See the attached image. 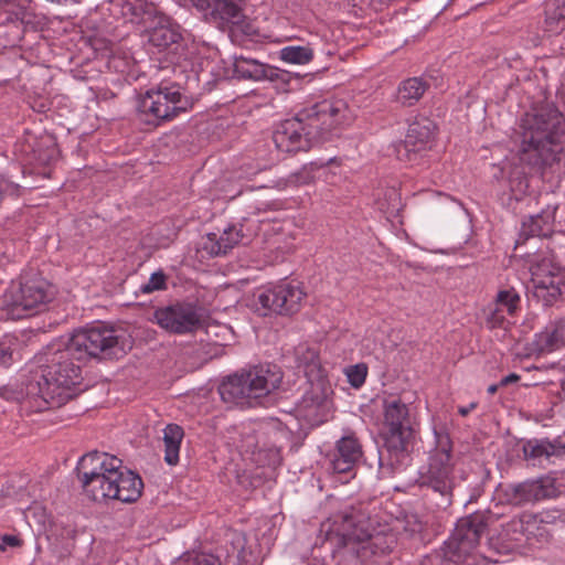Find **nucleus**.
Listing matches in <instances>:
<instances>
[{
	"mask_svg": "<svg viewBox=\"0 0 565 565\" xmlns=\"http://www.w3.org/2000/svg\"><path fill=\"white\" fill-rule=\"evenodd\" d=\"M131 340L114 328L93 327L47 345L45 365L25 385L23 404L32 412L58 408L75 397L82 383V364L90 358L119 359Z\"/></svg>",
	"mask_w": 565,
	"mask_h": 565,
	"instance_id": "f257e3e1",
	"label": "nucleus"
},
{
	"mask_svg": "<svg viewBox=\"0 0 565 565\" xmlns=\"http://www.w3.org/2000/svg\"><path fill=\"white\" fill-rule=\"evenodd\" d=\"M483 558H487V559H489L490 562H493V563H498L499 562L498 559L493 558L490 555H483Z\"/></svg>",
	"mask_w": 565,
	"mask_h": 565,
	"instance_id": "8fccbe9b",
	"label": "nucleus"
},
{
	"mask_svg": "<svg viewBox=\"0 0 565 565\" xmlns=\"http://www.w3.org/2000/svg\"><path fill=\"white\" fill-rule=\"evenodd\" d=\"M36 160L43 164L49 166L57 157V149L54 145L49 146L45 151H35Z\"/></svg>",
	"mask_w": 565,
	"mask_h": 565,
	"instance_id": "a19ab883",
	"label": "nucleus"
},
{
	"mask_svg": "<svg viewBox=\"0 0 565 565\" xmlns=\"http://www.w3.org/2000/svg\"><path fill=\"white\" fill-rule=\"evenodd\" d=\"M367 522L354 511H344L321 523L320 535L338 550H345L361 562L376 554L392 551L395 543L393 535L381 532L371 533Z\"/></svg>",
	"mask_w": 565,
	"mask_h": 565,
	"instance_id": "39448f33",
	"label": "nucleus"
},
{
	"mask_svg": "<svg viewBox=\"0 0 565 565\" xmlns=\"http://www.w3.org/2000/svg\"><path fill=\"white\" fill-rule=\"evenodd\" d=\"M478 406V404L476 402H472L469 406H460L458 408V413L462 416V417H466L471 411H473L476 407Z\"/></svg>",
	"mask_w": 565,
	"mask_h": 565,
	"instance_id": "de8ad7c7",
	"label": "nucleus"
},
{
	"mask_svg": "<svg viewBox=\"0 0 565 565\" xmlns=\"http://www.w3.org/2000/svg\"><path fill=\"white\" fill-rule=\"evenodd\" d=\"M237 559L239 565H259V557L252 550H247L244 546L237 553Z\"/></svg>",
	"mask_w": 565,
	"mask_h": 565,
	"instance_id": "ea45409f",
	"label": "nucleus"
},
{
	"mask_svg": "<svg viewBox=\"0 0 565 565\" xmlns=\"http://www.w3.org/2000/svg\"><path fill=\"white\" fill-rule=\"evenodd\" d=\"M505 312L499 309L495 305L489 308L487 316V326L491 329L501 328L505 322Z\"/></svg>",
	"mask_w": 565,
	"mask_h": 565,
	"instance_id": "4c0bfd02",
	"label": "nucleus"
},
{
	"mask_svg": "<svg viewBox=\"0 0 565 565\" xmlns=\"http://www.w3.org/2000/svg\"><path fill=\"white\" fill-rule=\"evenodd\" d=\"M435 130L433 120L427 117H416L408 126L405 140L394 146L396 158L405 162L416 161L418 153L431 143Z\"/></svg>",
	"mask_w": 565,
	"mask_h": 565,
	"instance_id": "2eb2a0df",
	"label": "nucleus"
},
{
	"mask_svg": "<svg viewBox=\"0 0 565 565\" xmlns=\"http://www.w3.org/2000/svg\"><path fill=\"white\" fill-rule=\"evenodd\" d=\"M153 321L169 333L186 334L201 329L204 318L200 307L182 301L157 308Z\"/></svg>",
	"mask_w": 565,
	"mask_h": 565,
	"instance_id": "f8f14e48",
	"label": "nucleus"
},
{
	"mask_svg": "<svg viewBox=\"0 0 565 565\" xmlns=\"http://www.w3.org/2000/svg\"><path fill=\"white\" fill-rule=\"evenodd\" d=\"M312 181H313V175L311 174L310 170H308L307 168H303L302 170L291 174L288 178V183L294 186L309 184Z\"/></svg>",
	"mask_w": 565,
	"mask_h": 565,
	"instance_id": "58836bf2",
	"label": "nucleus"
},
{
	"mask_svg": "<svg viewBox=\"0 0 565 565\" xmlns=\"http://www.w3.org/2000/svg\"><path fill=\"white\" fill-rule=\"evenodd\" d=\"M167 277L162 271L153 273L148 282L140 286L142 294H151L157 290H163L167 288Z\"/></svg>",
	"mask_w": 565,
	"mask_h": 565,
	"instance_id": "e433bc0d",
	"label": "nucleus"
},
{
	"mask_svg": "<svg viewBox=\"0 0 565 565\" xmlns=\"http://www.w3.org/2000/svg\"><path fill=\"white\" fill-rule=\"evenodd\" d=\"M362 456L360 440L353 434L343 436L337 443L335 451L330 460L331 468L337 473H347L356 466Z\"/></svg>",
	"mask_w": 565,
	"mask_h": 565,
	"instance_id": "6ab92c4d",
	"label": "nucleus"
},
{
	"mask_svg": "<svg viewBox=\"0 0 565 565\" xmlns=\"http://www.w3.org/2000/svg\"><path fill=\"white\" fill-rule=\"evenodd\" d=\"M192 4L204 13L205 19L211 20V11L217 3V0H190Z\"/></svg>",
	"mask_w": 565,
	"mask_h": 565,
	"instance_id": "79ce46f5",
	"label": "nucleus"
},
{
	"mask_svg": "<svg viewBox=\"0 0 565 565\" xmlns=\"http://www.w3.org/2000/svg\"><path fill=\"white\" fill-rule=\"evenodd\" d=\"M383 425L385 428V448L392 465L401 463L407 457L415 438L413 419L407 404L399 398L390 397L383 402Z\"/></svg>",
	"mask_w": 565,
	"mask_h": 565,
	"instance_id": "6e6552de",
	"label": "nucleus"
},
{
	"mask_svg": "<svg viewBox=\"0 0 565 565\" xmlns=\"http://www.w3.org/2000/svg\"><path fill=\"white\" fill-rule=\"evenodd\" d=\"M184 437L183 428L177 424H169L163 429L164 460L174 466L179 462L181 441Z\"/></svg>",
	"mask_w": 565,
	"mask_h": 565,
	"instance_id": "393cba45",
	"label": "nucleus"
},
{
	"mask_svg": "<svg viewBox=\"0 0 565 565\" xmlns=\"http://www.w3.org/2000/svg\"><path fill=\"white\" fill-rule=\"evenodd\" d=\"M250 236V233L244 232L243 224H239L238 226L231 225L220 235L216 233H209L202 237L198 247V253L202 258L226 255L228 250L234 248L244 239H248Z\"/></svg>",
	"mask_w": 565,
	"mask_h": 565,
	"instance_id": "a211bd4d",
	"label": "nucleus"
},
{
	"mask_svg": "<svg viewBox=\"0 0 565 565\" xmlns=\"http://www.w3.org/2000/svg\"><path fill=\"white\" fill-rule=\"evenodd\" d=\"M489 520L490 515L484 511L459 519L451 536L445 542V557L458 564L477 565L480 540Z\"/></svg>",
	"mask_w": 565,
	"mask_h": 565,
	"instance_id": "1a4fd4ad",
	"label": "nucleus"
},
{
	"mask_svg": "<svg viewBox=\"0 0 565 565\" xmlns=\"http://www.w3.org/2000/svg\"><path fill=\"white\" fill-rule=\"evenodd\" d=\"M78 475L85 494L93 501L108 499L124 503L136 502L142 493L143 482L122 461L106 452H89L82 457Z\"/></svg>",
	"mask_w": 565,
	"mask_h": 565,
	"instance_id": "20e7f679",
	"label": "nucleus"
},
{
	"mask_svg": "<svg viewBox=\"0 0 565 565\" xmlns=\"http://www.w3.org/2000/svg\"><path fill=\"white\" fill-rule=\"evenodd\" d=\"M23 541L18 535L3 534L0 536V552L6 551L7 546L21 547Z\"/></svg>",
	"mask_w": 565,
	"mask_h": 565,
	"instance_id": "37998d69",
	"label": "nucleus"
},
{
	"mask_svg": "<svg viewBox=\"0 0 565 565\" xmlns=\"http://www.w3.org/2000/svg\"><path fill=\"white\" fill-rule=\"evenodd\" d=\"M22 194V186L11 181L7 175H0V203L6 196L19 198Z\"/></svg>",
	"mask_w": 565,
	"mask_h": 565,
	"instance_id": "c9c22d12",
	"label": "nucleus"
},
{
	"mask_svg": "<svg viewBox=\"0 0 565 565\" xmlns=\"http://www.w3.org/2000/svg\"><path fill=\"white\" fill-rule=\"evenodd\" d=\"M354 118V111L344 99H323L282 121L273 140L282 152L308 151L315 143L328 140L349 127Z\"/></svg>",
	"mask_w": 565,
	"mask_h": 565,
	"instance_id": "f03ea898",
	"label": "nucleus"
},
{
	"mask_svg": "<svg viewBox=\"0 0 565 565\" xmlns=\"http://www.w3.org/2000/svg\"><path fill=\"white\" fill-rule=\"evenodd\" d=\"M519 135L520 161L543 170L557 162L565 149V117L552 105L533 109L521 119Z\"/></svg>",
	"mask_w": 565,
	"mask_h": 565,
	"instance_id": "7ed1b4c3",
	"label": "nucleus"
},
{
	"mask_svg": "<svg viewBox=\"0 0 565 565\" xmlns=\"http://www.w3.org/2000/svg\"><path fill=\"white\" fill-rule=\"evenodd\" d=\"M429 87L420 77H411L403 81L397 88V100L406 106L416 104Z\"/></svg>",
	"mask_w": 565,
	"mask_h": 565,
	"instance_id": "a878e982",
	"label": "nucleus"
},
{
	"mask_svg": "<svg viewBox=\"0 0 565 565\" xmlns=\"http://www.w3.org/2000/svg\"><path fill=\"white\" fill-rule=\"evenodd\" d=\"M84 0H71L72 3H81L83 2Z\"/></svg>",
	"mask_w": 565,
	"mask_h": 565,
	"instance_id": "3c124183",
	"label": "nucleus"
},
{
	"mask_svg": "<svg viewBox=\"0 0 565 565\" xmlns=\"http://www.w3.org/2000/svg\"><path fill=\"white\" fill-rule=\"evenodd\" d=\"M500 383L499 384H492L488 387V393L493 395L497 393L498 388L500 387Z\"/></svg>",
	"mask_w": 565,
	"mask_h": 565,
	"instance_id": "09e8293b",
	"label": "nucleus"
},
{
	"mask_svg": "<svg viewBox=\"0 0 565 565\" xmlns=\"http://www.w3.org/2000/svg\"><path fill=\"white\" fill-rule=\"evenodd\" d=\"M306 292L299 284L281 281L257 291L255 311L263 317L270 313L294 315L300 310Z\"/></svg>",
	"mask_w": 565,
	"mask_h": 565,
	"instance_id": "9d476101",
	"label": "nucleus"
},
{
	"mask_svg": "<svg viewBox=\"0 0 565 565\" xmlns=\"http://www.w3.org/2000/svg\"><path fill=\"white\" fill-rule=\"evenodd\" d=\"M233 66L236 76L244 79L276 81L281 78L285 81V77L288 76V73L286 72H280L278 68L262 64L256 60L247 58L244 56L235 57Z\"/></svg>",
	"mask_w": 565,
	"mask_h": 565,
	"instance_id": "412c9836",
	"label": "nucleus"
},
{
	"mask_svg": "<svg viewBox=\"0 0 565 565\" xmlns=\"http://www.w3.org/2000/svg\"><path fill=\"white\" fill-rule=\"evenodd\" d=\"M113 3L126 21L143 28L150 26L157 18L156 7L146 0H113Z\"/></svg>",
	"mask_w": 565,
	"mask_h": 565,
	"instance_id": "4be33fe9",
	"label": "nucleus"
},
{
	"mask_svg": "<svg viewBox=\"0 0 565 565\" xmlns=\"http://www.w3.org/2000/svg\"><path fill=\"white\" fill-rule=\"evenodd\" d=\"M523 452L526 458H548L557 455L559 452V448L550 441L529 440L523 446Z\"/></svg>",
	"mask_w": 565,
	"mask_h": 565,
	"instance_id": "7c9ffc66",
	"label": "nucleus"
},
{
	"mask_svg": "<svg viewBox=\"0 0 565 565\" xmlns=\"http://www.w3.org/2000/svg\"><path fill=\"white\" fill-rule=\"evenodd\" d=\"M557 495L555 481L550 477L526 480L508 487L504 491L507 502L514 507L535 503Z\"/></svg>",
	"mask_w": 565,
	"mask_h": 565,
	"instance_id": "dca6fc26",
	"label": "nucleus"
},
{
	"mask_svg": "<svg viewBox=\"0 0 565 565\" xmlns=\"http://www.w3.org/2000/svg\"><path fill=\"white\" fill-rule=\"evenodd\" d=\"M267 213L266 209H259L257 207L255 212L252 213L256 217V222L264 223L269 221H275V218L268 217V215H265Z\"/></svg>",
	"mask_w": 565,
	"mask_h": 565,
	"instance_id": "c03bdc74",
	"label": "nucleus"
},
{
	"mask_svg": "<svg viewBox=\"0 0 565 565\" xmlns=\"http://www.w3.org/2000/svg\"><path fill=\"white\" fill-rule=\"evenodd\" d=\"M520 295L514 288H508L500 290L497 296L494 303L499 309L504 311L509 316H513L520 306Z\"/></svg>",
	"mask_w": 565,
	"mask_h": 565,
	"instance_id": "c756f323",
	"label": "nucleus"
},
{
	"mask_svg": "<svg viewBox=\"0 0 565 565\" xmlns=\"http://www.w3.org/2000/svg\"><path fill=\"white\" fill-rule=\"evenodd\" d=\"M349 383L355 387H361L367 375V366L364 363H359L352 366H349L345 371Z\"/></svg>",
	"mask_w": 565,
	"mask_h": 565,
	"instance_id": "f704fd0d",
	"label": "nucleus"
},
{
	"mask_svg": "<svg viewBox=\"0 0 565 565\" xmlns=\"http://www.w3.org/2000/svg\"><path fill=\"white\" fill-rule=\"evenodd\" d=\"M10 360L11 353L7 349L0 348V366L9 364Z\"/></svg>",
	"mask_w": 565,
	"mask_h": 565,
	"instance_id": "49530a36",
	"label": "nucleus"
},
{
	"mask_svg": "<svg viewBox=\"0 0 565 565\" xmlns=\"http://www.w3.org/2000/svg\"><path fill=\"white\" fill-rule=\"evenodd\" d=\"M156 20L157 23L150 22V26L145 29L149 30V42L159 50H166L171 44L177 43L181 34L178 32L177 28L170 23L168 18L157 14L154 21Z\"/></svg>",
	"mask_w": 565,
	"mask_h": 565,
	"instance_id": "b1692460",
	"label": "nucleus"
},
{
	"mask_svg": "<svg viewBox=\"0 0 565 565\" xmlns=\"http://www.w3.org/2000/svg\"><path fill=\"white\" fill-rule=\"evenodd\" d=\"M242 8L232 0H217L214 10L211 11V21L215 23H231L238 25L243 21Z\"/></svg>",
	"mask_w": 565,
	"mask_h": 565,
	"instance_id": "bb28decb",
	"label": "nucleus"
},
{
	"mask_svg": "<svg viewBox=\"0 0 565 565\" xmlns=\"http://www.w3.org/2000/svg\"><path fill=\"white\" fill-rule=\"evenodd\" d=\"M520 380V376L515 373H511L509 374L508 376H504L501 381H500V385L501 386H507L509 384H512V383H515Z\"/></svg>",
	"mask_w": 565,
	"mask_h": 565,
	"instance_id": "a18cd8bd",
	"label": "nucleus"
},
{
	"mask_svg": "<svg viewBox=\"0 0 565 565\" xmlns=\"http://www.w3.org/2000/svg\"><path fill=\"white\" fill-rule=\"evenodd\" d=\"M554 232V214L542 212L529 216L522 222L518 244L524 243L531 237H548Z\"/></svg>",
	"mask_w": 565,
	"mask_h": 565,
	"instance_id": "5701e85b",
	"label": "nucleus"
},
{
	"mask_svg": "<svg viewBox=\"0 0 565 565\" xmlns=\"http://www.w3.org/2000/svg\"><path fill=\"white\" fill-rule=\"evenodd\" d=\"M565 21V0H547L545 3V31L558 33L563 30L561 23Z\"/></svg>",
	"mask_w": 565,
	"mask_h": 565,
	"instance_id": "cd10ccee",
	"label": "nucleus"
},
{
	"mask_svg": "<svg viewBox=\"0 0 565 565\" xmlns=\"http://www.w3.org/2000/svg\"><path fill=\"white\" fill-rule=\"evenodd\" d=\"M565 343V326L555 323L545 329L539 335V344L541 350L554 351Z\"/></svg>",
	"mask_w": 565,
	"mask_h": 565,
	"instance_id": "c85d7f7f",
	"label": "nucleus"
},
{
	"mask_svg": "<svg viewBox=\"0 0 565 565\" xmlns=\"http://www.w3.org/2000/svg\"><path fill=\"white\" fill-rule=\"evenodd\" d=\"M55 296L54 287L42 277H23L13 298L11 312L17 318L33 316L46 309Z\"/></svg>",
	"mask_w": 565,
	"mask_h": 565,
	"instance_id": "ddd939ff",
	"label": "nucleus"
},
{
	"mask_svg": "<svg viewBox=\"0 0 565 565\" xmlns=\"http://www.w3.org/2000/svg\"><path fill=\"white\" fill-rule=\"evenodd\" d=\"M417 483L420 488L431 489L451 502L452 491L456 487L454 462L449 449L440 448L434 451L418 475Z\"/></svg>",
	"mask_w": 565,
	"mask_h": 565,
	"instance_id": "9b49d317",
	"label": "nucleus"
},
{
	"mask_svg": "<svg viewBox=\"0 0 565 565\" xmlns=\"http://www.w3.org/2000/svg\"><path fill=\"white\" fill-rule=\"evenodd\" d=\"M284 373L276 364H260L227 376L218 386L223 402L252 407L279 388Z\"/></svg>",
	"mask_w": 565,
	"mask_h": 565,
	"instance_id": "423d86ee",
	"label": "nucleus"
},
{
	"mask_svg": "<svg viewBox=\"0 0 565 565\" xmlns=\"http://www.w3.org/2000/svg\"><path fill=\"white\" fill-rule=\"evenodd\" d=\"M281 60L292 64H307L313 57L309 46H287L280 51Z\"/></svg>",
	"mask_w": 565,
	"mask_h": 565,
	"instance_id": "2f4dec72",
	"label": "nucleus"
},
{
	"mask_svg": "<svg viewBox=\"0 0 565 565\" xmlns=\"http://www.w3.org/2000/svg\"><path fill=\"white\" fill-rule=\"evenodd\" d=\"M175 565H222L220 558L211 553L188 552L184 553Z\"/></svg>",
	"mask_w": 565,
	"mask_h": 565,
	"instance_id": "473e14b6",
	"label": "nucleus"
},
{
	"mask_svg": "<svg viewBox=\"0 0 565 565\" xmlns=\"http://www.w3.org/2000/svg\"><path fill=\"white\" fill-rule=\"evenodd\" d=\"M535 521L536 516L532 513H523L519 518L512 519L503 527L505 539L501 542L500 537H490L488 542L489 550L499 555L510 554L515 546L512 542L520 541L519 535L526 534L530 523H534Z\"/></svg>",
	"mask_w": 565,
	"mask_h": 565,
	"instance_id": "aec40b11",
	"label": "nucleus"
},
{
	"mask_svg": "<svg viewBox=\"0 0 565 565\" xmlns=\"http://www.w3.org/2000/svg\"><path fill=\"white\" fill-rule=\"evenodd\" d=\"M193 107L190 97L181 92L177 84L160 83L139 97L137 117L140 122L157 127L169 121Z\"/></svg>",
	"mask_w": 565,
	"mask_h": 565,
	"instance_id": "0eeeda50",
	"label": "nucleus"
},
{
	"mask_svg": "<svg viewBox=\"0 0 565 565\" xmlns=\"http://www.w3.org/2000/svg\"><path fill=\"white\" fill-rule=\"evenodd\" d=\"M530 270L534 296L546 306L565 294V269L550 258L532 262Z\"/></svg>",
	"mask_w": 565,
	"mask_h": 565,
	"instance_id": "4468645a",
	"label": "nucleus"
},
{
	"mask_svg": "<svg viewBox=\"0 0 565 565\" xmlns=\"http://www.w3.org/2000/svg\"><path fill=\"white\" fill-rule=\"evenodd\" d=\"M296 360L299 366L309 367L313 371L319 365V355L317 351L306 344H300L295 349Z\"/></svg>",
	"mask_w": 565,
	"mask_h": 565,
	"instance_id": "72a5a7b5",
	"label": "nucleus"
},
{
	"mask_svg": "<svg viewBox=\"0 0 565 565\" xmlns=\"http://www.w3.org/2000/svg\"><path fill=\"white\" fill-rule=\"evenodd\" d=\"M332 403L328 396V388L321 381L311 383L297 406L300 417L312 426L328 420L331 415Z\"/></svg>",
	"mask_w": 565,
	"mask_h": 565,
	"instance_id": "f3484780",
	"label": "nucleus"
}]
</instances>
